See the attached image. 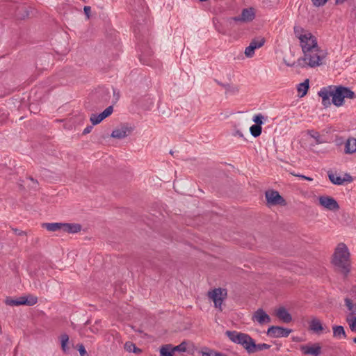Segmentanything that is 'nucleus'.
Returning <instances> with one entry per match:
<instances>
[{
	"label": "nucleus",
	"instance_id": "nucleus-18",
	"mask_svg": "<svg viewBox=\"0 0 356 356\" xmlns=\"http://www.w3.org/2000/svg\"><path fill=\"white\" fill-rule=\"evenodd\" d=\"M355 152H356V138H348L345 143L344 153L352 154Z\"/></svg>",
	"mask_w": 356,
	"mask_h": 356
},
{
	"label": "nucleus",
	"instance_id": "nucleus-40",
	"mask_svg": "<svg viewBox=\"0 0 356 356\" xmlns=\"http://www.w3.org/2000/svg\"><path fill=\"white\" fill-rule=\"evenodd\" d=\"M270 347H271V346L269 344H267V343H259V344L255 343V347L253 348L254 350V353L256 352H258V351L263 350H268Z\"/></svg>",
	"mask_w": 356,
	"mask_h": 356
},
{
	"label": "nucleus",
	"instance_id": "nucleus-23",
	"mask_svg": "<svg viewBox=\"0 0 356 356\" xmlns=\"http://www.w3.org/2000/svg\"><path fill=\"white\" fill-rule=\"evenodd\" d=\"M309 329L314 332L318 333L319 332L323 331L324 328L320 320L313 318L309 323Z\"/></svg>",
	"mask_w": 356,
	"mask_h": 356
},
{
	"label": "nucleus",
	"instance_id": "nucleus-11",
	"mask_svg": "<svg viewBox=\"0 0 356 356\" xmlns=\"http://www.w3.org/2000/svg\"><path fill=\"white\" fill-rule=\"evenodd\" d=\"M300 350L305 355L319 356L321 354V346L319 343H314L311 346L308 344L302 345Z\"/></svg>",
	"mask_w": 356,
	"mask_h": 356
},
{
	"label": "nucleus",
	"instance_id": "nucleus-46",
	"mask_svg": "<svg viewBox=\"0 0 356 356\" xmlns=\"http://www.w3.org/2000/svg\"><path fill=\"white\" fill-rule=\"evenodd\" d=\"M12 230L13 232H14L15 234L17 235V236H26V232H24V231H22V230H19L17 228H12Z\"/></svg>",
	"mask_w": 356,
	"mask_h": 356
},
{
	"label": "nucleus",
	"instance_id": "nucleus-17",
	"mask_svg": "<svg viewBox=\"0 0 356 356\" xmlns=\"http://www.w3.org/2000/svg\"><path fill=\"white\" fill-rule=\"evenodd\" d=\"M81 230V225L79 223L63 222L62 231L69 234H76Z\"/></svg>",
	"mask_w": 356,
	"mask_h": 356
},
{
	"label": "nucleus",
	"instance_id": "nucleus-5",
	"mask_svg": "<svg viewBox=\"0 0 356 356\" xmlns=\"http://www.w3.org/2000/svg\"><path fill=\"white\" fill-rule=\"evenodd\" d=\"M332 86V102L336 106H341L344 103V99H355L356 98L355 93L352 91L349 88L339 85Z\"/></svg>",
	"mask_w": 356,
	"mask_h": 356
},
{
	"label": "nucleus",
	"instance_id": "nucleus-7",
	"mask_svg": "<svg viewBox=\"0 0 356 356\" xmlns=\"http://www.w3.org/2000/svg\"><path fill=\"white\" fill-rule=\"evenodd\" d=\"M291 329L285 328L280 326L272 325L268 329L266 334L270 337L280 338L287 337L290 333H291Z\"/></svg>",
	"mask_w": 356,
	"mask_h": 356
},
{
	"label": "nucleus",
	"instance_id": "nucleus-53",
	"mask_svg": "<svg viewBox=\"0 0 356 356\" xmlns=\"http://www.w3.org/2000/svg\"><path fill=\"white\" fill-rule=\"evenodd\" d=\"M29 179L33 183V184L35 186H32V188H37V185L38 184V182L37 180L34 179L32 177H29Z\"/></svg>",
	"mask_w": 356,
	"mask_h": 356
},
{
	"label": "nucleus",
	"instance_id": "nucleus-28",
	"mask_svg": "<svg viewBox=\"0 0 356 356\" xmlns=\"http://www.w3.org/2000/svg\"><path fill=\"white\" fill-rule=\"evenodd\" d=\"M307 134L315 140L316 144L318 145L324 143V140L318 131L307 130Z\"/></svg>",
	"mask_w": 356,
	"mask_h": 356
},
{
	"label": "nucleus",
	"instance_id": "nucleus-52",
	"mask_svg": "<svg viewBox=\"0 0 356 356\" xmlns=\"http://www.w3.org/2000/svg\"><path fill=\"white\" fill-rule=\"evenodd\" d=\"M343 179H345V182H351L353 181L352 177L348 174H346L345 177Z\"/></svg>",
	"mask_w": 356,
	"mask_h": 356
},
{
	"label": "nucleus",
	"instance_id": "nucleus-55",
	"mask_svg": "<svg viewBox=\"0 0 356 356\" xmlns=\"http://www.w3.org/2000/svg\"><path fill=\"white\" fill-rule=\"evenodd\" d=\"M351 291H352V292H353V293H356V287H355V286H354V287L352 289Z\"/></svg>",
	"mask_w": 356,
	"mask_h": 356
},
{
	"label": "nucleus",
	"instance_id": "nucleus-49",
	"mask_svg": "<svg viewBox=\"0 0 356 356\" xmlns=\"http://www.w3.org/2000/svg\"><path fill=\"white\" fill-rule=\"evenodd\" d=\"M90 10H91V8L90 6H84L83 11H84V13L86 15L88 19L90 18Z\"/></svg>",
	"mask_w": 356,
	"mask_h": 356
},
{
	"label": "nucleus",
	"instance_id": "nucleus-45",
	"mask_svg": "<svg viewBox=\"0 0 356 356\" xmlns=\"http://www.w3.org/2000/svg\"><path fill=\"white\" fill-rule=\"evenodd\" d=\"M6 304L7 305H10V306H18V301H17V299L13 300V299H10V298H6Z\"/></svg>",
	"mask_w": 356,
	"mask_h": 356
},
{
	"label": "nucleus",
	"instance_id": "nucleus-51",
	"mask_svg": "<svg viewBox=\"0 0 356 356\" xmlns=\"http://www.w3.org/2000/svg\"><path fill=\"white\" fill-rule=\"evenodd\" d=\"M291 174H292L293 175H294V176L299 177H300V178H302V179H306V180H308V181H312V180H313V179H312V178L309 177H306V176H305V175H296V174H294V173H291Z\"/></svg>",
	"mask_w": 356,
	"mask_h": 356
},
{
	"label": "nucleus",
	"instance_id": "nucleus-41",
	"mask_svg": "<svg viewBox=\"0 0 356 356\" xmlns=\"http://www.w3.org/2000/svg\"><path fill=\"white\" fill-rule=\"evenodd\" d=\"M221 352H217L211 349L206 348L205 351L202 352V356H220Z\"/></svg>",
	"mask_w": 356,
	"mask_h": 356
},
{
	"label": "nucleus",
	"instance_id": "nucleus-50",
	"mask_svg": "<svg viewBox=\"0 0 356 356\" xmlns=\"http://www.w3.org/2000/svg\"><path fill=\"white\" fill-rule=\"evenodd\" d=\"M92 128H93L92 125L87 126V127L84 129V130L83 131V135H86V134H88L90 133V132H91V131H92Z\"/></svg>",
	"mask_w": 356,
	"mask_h": 356
},
{
	"label": "nucleus",
	"instance_id": "nucleus-37",
	"mask_svg": "<svg viewBox=\"0 0 356 356\" xmlns=\"http://www.w3.org/2000/svg\"><path fill=\"white\" fill-rule=\"evenodd\" d=\"M250 43L254 46V48L259 49L265 43V38H261L259 39H253Z\"/></svg>",
	"mask_w": 356,
	"mask_h": 356
},
{
	"label": "nucleus",
	"instance_id": "nucleus-8",
	"mask_svg": "<svg viewBox=\"0 0 356 356\" xmlns=\"http://www.w3.org/2000/svg\"><path fill=\"white\" fill-rule=\"evenodd\" d=\"M307 40L300 41V46L303 52H307L309 50H314L317 48L318 43L315 36H314L310 32L306 31Z\"/></svg>",
	"mask_w": 356,
	"mask_h": 356
},
{
	"label": "nucleus",
	"instance_id": "nucleus-33",
	"mask_svg": "<svg viewBox=\"0 0 356 356\" xmlns=\"http://www.w3.org/2000/svg\"><path fill=\"white\" fill-rule=\"evenodd\" d=\"M172 353L170 345L162 346L160 350L161 356H173Z\"/></svg>",
	"mask_w": 356,
	"mask_h": 356
},
{
	"label": "nucleus",
	"instance_id": "nucleus-10",
	"mask_svg": "<svg viewBox=\"0 0 356 356\" xmlns=\"http://www.w3.org/2000/svg\"><path fill=\"white\" fill-rule=\"evenodd\" d=\"M319 203L321 206L330 211H337L339 209V205L337 200L330 196H320Z\"/></svg>",
	"mask_w": 356,
	"mask_h": 356
},
{
	"label": "nucleus",
	"instance_id": "nucleus-30",
	"mask_svg": "<svg viewBox=\"0 0 356 356\" xmlns=\"http://www.w3.org/2000/svg\"><path fill=\"white\" fill-rule=\"evenodd\" d=\"M124 349L129 353H140L142 352L141 349L137 348L134 343L130 341L125 343Z\"/></svg>",
	"mask_w": 356,
	"mask_h": 356
},
{
	"label": "nucleus",
	"instance_id": "nucleus-2",
	"mask_svg": "<svg viewBox=\"0 0 356 356\" xmlns=\"http://www.w3.org/2000/svg\"><path fill=\"white\" fill-rule=\"evenodd\" d=\"M134 33L136 39L138 40V47L141 51L139 59L143 64L149 65V62L146 57L150 56L152 52L149 47L146 46V42H147V29L145 26L139 24L134 28Z\"/></svg>",
	"mask_w": 356,
	"mask_h": 356
},
{
	"label": "nucleus",
	"instance_id": "nucleus-32",
	"mask_svg": "<svg viewBox=\"0 0 356 356\" xmlns=\"http://www.w3.org/2000/svg\"><path fill=\"white\" fill-rule=\"evenodd\" d=\"M261 131L262 127L260 126H256L255 124H253L250 127V134L254 138L259 136L261 134Z\"/></svg>",
	"mask_w": 356,
	"mask_h": 356
},
{
	"label": "nucleus",
	"instance_id": "nucleus-56",
	"mask_svg": "<svg viewBox=\"0 0 356 356\" xmlns=\"http://www.w3.org/2000/svg\"><path fill=\"white\" fill-rule=\"evenodd\" d=\"M353 342H354L355 343H356V337H355V338L353 339Z\"/></svg>",
	"mask_w": 356,
	"mask_h": 356
},
{
	"label": "nucleus",
	"instance_id": "nucleus-25",
	"mask_svg": "<svg viewBox=\"0 0 356 356\" xmlns=\"http://www.w3.org/2000/svg\"><path fill=\"white\" fill-rule=\"evenodd\" d=\"M330 181L335 185H342L345 182V179L341 177L337 176L332 172H327Z\"/></svg>",
	"mask_w": 356,
	"mask_h": 356
},
{
	"label": "nucleus",
	"instance_id": "nucleus-4",
	"mask_svg": "<svg viewBox=\"0 0 356 356\" xmlns=\"http://www.w3.org/2000/svg\"><path fill=\"white\" fill-rule=\"evenodd\" d=\"M303 54L304 57L298 60V65L302 67L305 65L312 67L318 66L322 63V60L324 58V53L318 46L314 50H309L307 52H303Z\"/></svg>",
	"mask_w": 356,
	"mask_h": 356
},
{
	"label": "nucleus",
	"instance_id": "nucleus-6",
	"mask_svg": "<svg viewBox=\"0 0 356 356\" xmlns=\"http://www.w3.org/2000/svg\"><path fill=\"white\" fill-rule=\"evenodd\" d=\"M265 197L267 203L270 205L285 206L286 204L284 198L277 191L268 190L266 191Z\"/></svg>",
	"mask_w": 356,
	"mask_h": 356
},
{
	"label": "nucleus",
	"instance_id": "nucleus-38",
	"mask_svg": "<svg viewBox=\"0 0 356 356\" xmlns=\"http://www.w3.org/2000/svg\"><path fill=\"white\" fill-rule=\"evenodd\" d=\"M346 321L348 323L351 331L356 332V316H354L352 318H350L348 316L346 318Z\"/></svg>",
	"mask_w": 356,
	"mask_h": 356
},
{
	"label": "nucleus",
	"instance_id": "nucleus-36",
	"mask_svg": "<svg viewBox=\"0 0 356 356\" xmlns=\"http://www.w3.org/2000/svg\"><path fill=\"white\" fill-rule=\"evenodd\" d=\"M187 348V342L184 341L178 346H175L174 348H171L172 352L178 351V352H185Z\"/></svg>",
	"mask_w": 356,
	"mask_h": 356
},
{
	"label": "nucleus",
	"instance_id": "nucleus-14",
	"mask_svg": "<svg viewBox=\"0 0 356 356\" xmlns=\"http://www.w3.org/2000/svg\"><path fill=\"white\" fill-rule=\"evenodd\" d=\"M252 320L256 321L260 325L265 323H269L271 322V318L268 314H267L263 309H258L252 315Z\"/></svg>",
	"mask_w": 356,
	"mask_h": 356
},
{
	"label": "nucleus",
	"instance_id": "nucleus-20",
	"mask_svg": "<svg viewBox=\"0 0 356 356\" xmlns=\"http://www.w3.org/2000/svg\"><path fill=\"white\" fill-rule=\"evenodd\" d=\"M209 297L214 302L218 298H222L223 295H227V291L225 289H222L220 288L215 289L211 291H209Z\"/></svg>",
	"mask_w": 356,
	"mask_h": 356
},
{
	"label": "nucleus",
	"instance_id": "nucleus-16",
	"mask_svg": "<svg viewBox=\"0 0 356 356\" xmlns=\"http://www.w3.org/2000/svg\"><path fill=\"white\" fill-rule=\"evenodd\" d=\"M276 316L283 323H289L292 321V316L286 308L282 307L276 311Z\"/></svg>",
	"mask_w": 356,
	"mask_h": 356
},
{
	"label": "nucleus",
	"instance_id": "nucleus-13",
	"mask_svg": "<svg viewBox=\"0 0 356 356\" xmlns=\"http://www.w3.org/2000/svg\"><path fill=\"white\" fill-rule=\"evenodd\" d=\"M332 86L330 85L327 87H323L318 92L319 97L322 98V104L325 107L330 106L332 103V101H330V97H332Z\"/></svg>",
	"mask_w": 356,
	"mask_h": 356
},
{
	"label": "nucleus",
	"instance_id": "nucleus-24",
	"mask_svg": "<svg viewBox=\"0 0 356 356\" xmlns=\"http://www.w3.org/2000/svg\"><path fill=\"white\" fill-rule=\"evenodd\" d=\"M216 82L218 83V85L221 86L222 87H223L225 89L226 93H229V94L234 95V94L237 93L239 91V88L236 86H231L229 83H222L218 81H216Z\"/></svg>",
	"mask_w": 356,
	"mask_h": 356
},
{
	"label": "nucleus",
	"instance_id": "nucleus-44",
	"mask_svg": "<svg viewBox=\"0 0 356 356\" xmlns=\"http://www.w3.org/2000/svg\"><path fill=\"white\" fill-rule=\"evenodd\" d=\"M77 348H78V350H79L81 356H85L86 355H87L86 348L82 343L77 344Z\"/></svg>",
	"mask_w": 356,
	"mask_h": 356
},
{
	"label": "nucleus",
	"instance_id": "nucleus-22",
	"mask_svg": "<svg viewBox=\"0 0 356 356\" xmlns=\"http://www.w3.org/2000/svg\"><path fill=\"white\" fill-rule=\"evenodd\" d=\"M98 103L102 104L103 106L107 104L110 99L109 91L107 90H102L98 92L97 94Z\"/></svg>",
	"mask_w": 356,
	"mask_h": 356
},
{
	"label": "nucleus",
	"instance_id": "nucleus-43",
	"mask_svg": "<svg viewBox=\"0 0 356 356\" xmlns=\"http://www.w3.org/2000/svg\"><path fill=\"white\" fill-rule=\"evenodd\" d=\"M328 0H312L314 6L320 7L324 6Z\"/></svg>",
	"mask_w": 356,
	"mask_h": 356
},
{
	"label": "nucleus",
	"instance_id": "nucleus-1",
	"mask_svg": "<svg viewBox=\"0 0 356 356\" xmlns=\"http://www.w3.org/2000/svg\"><path fill=\"white\" fill-rule=\"evenodd\" d=\"M332 264L345 277L348 275L350 271V253L346 244H338L333 254Z\"/></svg>",
	"mask_w": 356,
	"mask_h": 356
},
{
	"label": "nucleus",
	"instance_id": "nucleus-42",
	"mask_svg": "<svg viewBox=\"0 0 356 356\" xmlns=\"http://www.w3.org/2000/svg\"><path fill=\"white\" fill-rule=\"evenodd\" d=\"M38 302V298L35 296H29L26 297V305L33 306Z\"/></svg>",
	"mask_w": 356,
	"mask_h": 356
},
{
	"label": "nucleus",
	"instance_id": "nucleus-39",
	"mask_svg": "<svg viewBox=\"0 0 356 356\" xmlns=\"http://www.w3.org/2000/svg\"><path fill=\"white\" fill-rule=\"evenodd\" d=\"M256 48L254 47V46L250 43L249 46L247 47L245 49V55L248 58H252L254 54V51Z\"/></svg>",
	"mask_w": 356,
	"mask_h": 356
},
{
	"label": "nucleus",
	"instance_id": "nucleus-48",
	"mask_svg": "<svg viewBox=\"0 0 356 356\" xmlns=\"http://www.w3.org/2000/svg\"><path fill=\"white\" fill-rule=\"evenodd\" d=\"M18 305H26V297L22 296L17 299Z\"/></svg>",
	"mask_w": 356,
	"mask_h": 356
},
{
	"label": "nucleus",
	"instance_id": "nucleus-15",
	"mask_svg": "<svg viewBox=\"0 0 356 356\" xmlns=\"http://www.w3.org/2000/svg\"><path fill=\"white\" fill-rule=\"evenodd\" d=\"M133 131L132 127H129L127 126H122L119 129H114L111 136L117 139H122L129 135Z\"/></svg>",
	"mask_w": 356,
	"mask_h": 356
},
{
	"label": "nucleus",
	"instance_id": "nucleus-27",
	"mask_svg": "<svg viewBox=\"0 0 356 356\" xmlns=\"http://www.w3.org/2000/svg\"><path fill=\"white\" fill-rule=\"evenodd\" d=\"M295 35L300 40V41H303V40H307L306 32L304 33V29L299 26H295L293 28Z\"/></svg>",
	"mask_w": 356,
	"mask_h": 356
},
{
	"label": "nucleus",
	"instance_id": "nucleus-21",
	"mask_svg": "<svg viewBox=\"0 0 356 356\" xmlns=\"http://www.w3.org/2000/svg\"><path fill=\"white\" fill-rule=\"evenodd\" d=\"M333 337L337 339H346L344 327L341 325H334L332 327Z\"/></svg>",
	"mask_w": 356,
	"mask_h": 356
},
{
	"label": "nucleus",
	"instance_id": "nucleus-3",
	"mask_svg": "<svg viewBox=\"0 0 356 356\" xmlns=\"http://www.w3.org/2000/svg\"><path fill=\"white\" fill-rule=\"evenodd\" d=\"M225 335L232 342L242 346L249 354L254 353L253 348L255 347V341L249 334L237 331L227 330Z\"/></svg>",
	"mask_w": 356,
	"mask_h": 356
},
{
	"label": "nucleus",
	"instance_id": "nucleus-19",
	"mask_svg": "<svg viewBox=\"0 0 356 356\" xmlns=\"http://www.w3.org/2000/svg\"><path fill=\"white\" fill-rule=\"evenodd\" d=\"M42 227L49 232L60 231L63 228V222H44L42 224Z\"/></svg>",
	"mask_w": 356,
	"mask_h": 356
},
{
	"label": "nucleus",
	"instance_id": "nucleus-26",
	"mask_svg": "<svg viewBox=\"0 0 356 356\" xmlns=\"http://www.w3.org/2000/svg\"><path fill=\"white\" fill-rule=\"evenodd\" d=\"M309 89V79H306L304 82L300 83L298 86V91L300 94V97H304Z\"/></svg>",
	"mask_w": 356,
	"mask_h": 356
},
{
	"label": "nucleus",
	"instance_id": "nucleus-35",
	"mask_svg": "<svg viewBox=\"0 0 356 356\" xmlns=\"http://www.w3.org/2000/svg\"><path fill=\"white\" fill-rule=\"evenodd\" d=\"M131 6H133V9L135 11L134 15L136 16H137V14H136L137 13L138 14H141L142 13L145 12V8L143 5V1H141L140 0H139L138 4L137 6L136 5H131Z\"/></svg>",
	"mask_w": 356,
	"mask_h": 356
},
{
	"label": "nucleus",
	"instance_id": "nucleus-47",
	"mask_svg": "<svg viewBox=\"0 0 356 356\" xmlns=\"http://www.w3.org/2000/svg\"><path fill=\"white\" fill-rule=\"evenodd\" d=\"M222 299H223V298H220L213 302L215 307L217 308H219L220 310H222L221 305H222Z\"/></svg>",
	"mask_w": 356,
	"mask_h": 356
},
{
	"label": "nucleus",
	"instance_id": "nucleus-9",
	"mask_svg": "<svg viewBox=\"0 0 356 356\" xmlns=\"http://www.w3.org/2000/svg\"><path fill=\"white\" fill-rule=\"evenodd\" d=\"M255 17V13L254 11V8H244L242 10L241 14L238 16H236L232 18L236 22H250Z\"/></svg>",
	"mask_w": 356,
	"mask_h": 356
},
{
	"label": "nucleus",
	"instance_id": "nucleus-29",
	"mask_svg": "<svg viewBox=\"0 0 356 356\" xmlns=\"http://www.w3.org/2000/svg\"><path fill=\"white\" fill-rule=\"evenodd\" d=\"M345 305L348 308V311L350 312V315L356 314V304L353 303V301L348 297L344 299Z\"/></svg>",
	"mask_w": 356,
	"mask_h": 356
},
{
	"label": "nucleus",
	"instance_id": "nucleus-54",
	"mask_svg": "<svg viewBox=\"0 0 356 356\" xmlns=\"http://www.w3.org/2000/svg\"><path fill=\"white\" fill-rule=\"evenodd\" d=\"M234 136H238L239 137H241L243 138V134H242V132L239 130H236L234 134Z\"/></svg>",
	"mask_w": 356,
	"mask_h": 356
},
{
	"label": "nucleus",
	"instance_id": "nucleus-12",
	"mask_svg": "<svg viewBox=\"0 0 356 356\" xmlns=\"http://www.w3.org/2000/svg\"><path fill=\"white\" fill-rule=\"evenodd\" d=\"M113 111V106H108L103 112L99 115L92 114L90 120L92 125L99 124L103 120L110 116Z\"/></svg>",
	"mask_w": 356,
	"mask_h": 356
},
{
	"label": "nucleus",
	"instance_id": "nucleus-31",
	"mask_svg": "<svg viewBox=\"0 0 356 356\" xmlns=\"http://www.w3.org/2000/svg\"><path fill=\"white\" fill-rule=\"evenodd\" d=\"M61 348L64 353H67L69 350V347L67 346L69 341V336L67 334H63L60 337Z\"/></svg>",
	"mask_w": 356,
	"mask_h": 356
},
{
	"label": "nucleus",
	"instance_id": "nucleus-34",
	"mask_svg": "<svg viewBox=\"0 0 356 356\" xmlns=\"http://www.w3.org/2000/svg\"><path fill=\"white\" fill-rule=\"evenodd\" d=\"M266 118H265L262 114L259 113L253 117L252 120L255 123L254 124L256 126L261 127V125L264 124V120Z\"/></svg>",
	"mask_w": 356,
	"mask_h": 356
}]
</instances>
